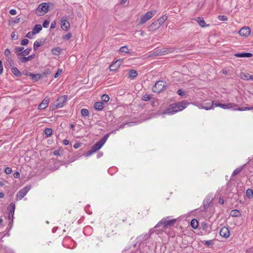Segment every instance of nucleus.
Wrapping results in <instances>:
<instances>
[{
    "instance_id": "nucleus-1",
    "label": "nucleus",
    "mask_w": 253,
    "mask_h": 253,
    "mask_svg": "<svg viewBox=\"0 0 253 253\" xmlns=\"http://www.w3.org/2000/svg\"><path fill=\"white\" fill-rule=\"evenodd\" d=\"M176 221V219H169V217L163 218L160 221H159L157 225L155 226V228H161L159 230L160 231H164L168 227L173 226Z\"/></svg>"
},
{
    "instance_id": "nucleus-2",
    "label": "nucleus",
    "mask_w": 253,
    "mask_h": 253,
    "mask_svg": "<svg viewBox=\"0 0 253 253\" xmlns=\"http://www.w3.org/2000/svg\"><path fill=\"white\" fill-rule=\"evenodd\" d=\"M156 11L154 10H150L143 15H142L139 20L138 24L142 25L151 19L156 14Z\"/></svg>"
},
{
    "instance_id": "nucleus-3",
    "label": "nucleus",
    "mask_w": 253,
    "mask_h": 253,
    "mask_svg": "<svg viewBox=\"0 0 253 253\" xmlns=\"http://www.w3.org/2000/svg\"><path fill=\"white\" fill-rule=\"evenodd\" d=\"M49 8L48 3L43 2L40 4L36 10V13L38 16H42L46 14Z\"/></svg>"
},
{
    "instance_id": "nucleus-4",
    "label": "nucleus",
    "mask_w": 253,
    "mask_h": 253,
    "mask_svg": "<svg viewBox=\"0 0 253 253\" xmlns=\"http://www.w3.org/2000/svg\"><path fill=\"white\" fill-rule=\"evenodd\" d=\"M166 89V83L162 81L157 82L152 88L153 91L156 93H159Z\"/></svg>"
},
{
    "instance_id": "nucleus-5",
    "label": "nucleus",
    "mask_w": 253,
    "mask_h": 253,
    "mask_svg": "<svg viewBox=\"0 0 253 253\" xmlns=\"http://www.w3.org/2000/svg\"><path fill=\"white\" fill-rule=\"evenodd\" d=\"M67 95H63L59 97L56 100L57 103L56 104L53 105L52 107L53 109H56L63 107L67 101Z\"/></svg>"
},
{
    "instance_id": "nucleus-6",
    "label": "nucleus",
    "mask_w": 253,
    "mask_h": 253,
    "mask_svg": "<svg viewBox=\"0 0 253 253\" xmlns=\"http://www.w3.org/2000/svg\"><path fill=\"white\" fill-rule=\"evenodd\" d=\"M109 135V134L108 133L106 134L101 140L96 143L95 144L92 146V148L94 150V151L96 152L103 146L108 138Z\"/></svg>"
},
{
    "instance_id": "nucleus-7",
    "label": "nucleus",
    "mask_w": 253,
    "mask_h": 253,
    "mask_svg": "<svg viewBox=\"0 0 253 253\" xmlns=\"http://www.w3.org/2000/svg\"><path fill=\"white\" fill-rule=\"evenodd\" d=\"M179 111H180L177 110V108L176 107L175 104L173 103L170 105L169 107L164 111L163 114L172 115Z\"/></svg>"
},
{
    "instance_id": "nucleus-8",
    "label": "nucleus",
    "mask_w": 253,
    "mask_h": 253,
    "mask_svg": "<svg viewBox=\"0 0 253 253\" xmlns=\"http://www.w3.org/2000/svg\"><path fill=\"white\" fill-rule=\"evenodd\" d=\"M30 186H26L18 192L17 195V200H21L30 190Z\"/></svg>"
},
{
    "instance_id": "nucleus-9",
    "label": "nucleus",
    "mask_w": 253,
    "mask_h": 253,
    "mask_svg": "<svg viewBox=\"0 0 253 253\" xmlns=\"http://www.w3.org/2000/svg\"><path fill=\"white\" fill-rule=\"evenodd\" d=\"M198 107L201 109L205 110H210L214 107L213 101L204 102L202 104L198 105Z\"/></svg>"
},
{
    "instance_id": "nucleus-10",
    "label": "nucleus",
    "mask_w": 253,
    "mask_h": 253,
    "mask_svg": "<svg viewBox=\"0 0 253 253\" xmlns=\"http://www.w3.org/2000/svg\"><path fill=\"white\" fill-rule=\"evenodd\" d=\"M61 27L65 31H68L70 28V24L67 21L66 17H63L61 19Z\"/></svg>"
},
{
    "instance_id": "nucleus-11",
    "label": "nucleus",
    "mask_w": 253,
    "mask_h": 253,
    "mask_svg": "<svg viewBox=\"0 0 253 253\" xmlns=\"http://www.w3.org/2000/svg\"><path fill=\"white\" fill-rule=\"evenodd\" d=\"M239 34L242 36L247 37L251 34V30L248 27H244L239 30Z\"/></svg>"
},
{
    "instance_id": "nucleus-12",
    "label": "nucleus",
    "mask_w": 253,
    "mask_h": 253,
    "mask_svg": "<svg viewBox=\"0 0 253 253\" xmlns=\"http://www.w3.org/2000/svg\"><path fill=\"white\" fill-rule=\"evenodd\" d=\"M49 102V98L48 97H45L42 103L38 106V109L40 110L45 109L48 106Z\"/></svg>"
},
{
    "instance_id": "nucleus-13",
    "label": "nucleus",
    "mask_w": 253,
    "mask_h": 253,
    "mask_svg": "<svg viewBox=\"0 0 253 253\" xmlns=\"http://www.w3.org/2000/svg\"><path fill=\"white\" fill-rule=\"evenodd\" d=\"M219 234L221 236L227 238L230 235V231L228 228L223 227L220 229Z\"/></svg>"
},
{
    "instance_id": "nucleus-14",
    "label": "nucleus",
    "mask_w": 253,
    "mask_h": 253,
    "mask_svg": "<svg viewBox=\"0 0 253 253\" xmlns=\"http://www.w3.org/2000/svg\"><path fill=\"white\" fill-rule=\"evenodd\" d=\"M174 104L176 105V107L177 108V110H179L180 111L184 109L188 104V103L185 101Z\"/></svg>"
},
{
    "instance_id": "nucleus-15",
    "label": "nucleus",
    "mask_w": 253,
    "mask_h": 253,
    "mask_svg": "<svg viewBox=\"0 0 253 253\" xmlns=\"http://www.w3.org/2000/svg\"><path fill=\"white\" fill-rule=\"evenodd\" d=\"M172 51H173V49H172V48H168V49L163 48V49H161L160 50H157L156 52L158 55H162L166 54L169 53H170V52H172Z\"/></svg>"
},
{
    "instance_id": "nucleus-16",
    "label": "nucleus",
    "mask_w": 253,
    "mask_h": 253,
    "mask_svg": "<svg viewBox=\"0 0 253 253\" xmlns=\"http://www.w3.org/2000/svg\"><path fill=\"white\" fill-rule=\"evenodd\" d=\"M160 26H161L159 25V24H158V23L155 21L148 27V30L149 31H154L158 29Z\"/></svg>"
},
{
    "instance_id": "nucleus-17",
    "label": "nucleus",
    "mask_w": 253,
    "mask_h": 253,
    "mask_svg": "<svg viewBox=\"0 0 253 253\" xmlns=\"http://www.w3.org/2000/svg\"><path fill=\"white\" fill-rule=\"evenodd\" d=\"M236 107H237V105L233 103L223 104L222 105V108L224 109H233L234 110Z\"/></svg>"
},
{
    "instance_id": "nucleus-18",
    "label": "nucleus",
    "mask_w": 253,
    "mask_h": 253,
    "mask_svg": "<svg viewBox=\"0 0 253 253\" xmlns=\"http://www.w3.org/2000/svg\"><path fill=\"white\" fill-rule=\"evenodd\" d=\"M120 61L118 60L114 63H113L110 66V69L111 71H115L118 69V68L120 66Z\"/></svg>"
},
{
    "instance_id": "nucleus-19",
    "label": "nucleus",
    "mask_w": 253,
    "mask_h": 253,
    "mask_svg": "<svg viewBox=\"0 0 253 253\" xmlns=\"http://www.w3.org/2000/svg\"><path fill=\"white\" fill-rule=\"evenodd\" d=\"M15 208V205L14 204L11 203V204H10L9 208H8L9 218H11V216L12 218L13 217V215H14V213Z\"/></svg>"
},
{
    "instance_id": "nucleus-20",
    "label": "nucleus",
    "mask_w": 253,
    "mask_h": 253,
    "mask_svg": "<svg viewBox=\"0 0 253 253\" xmlns=\"http://www.w3.org/2000/svg\"><path fill=\"white\" fill-rule=\"evenodd\" d=\"M252 54L251 53H239L235 54V56L236 57H251L252 56Z\"/></svg>"
},
{
    "instance_id": "nucleus-21",
    "label": "nucleus",
    "mask_w": 253,
    "mask_h": 253,
    "mask_svg": "<svg viewBox=\"0 0 253 253\" xmlns=\"http://www.w3.org/2000/svg\"><path fill=\"white\" fill-rule=\"evenodd\" d=\"M94 107L97 110H101L104 108V105L101 102H96L94 104Z\"/></svg>"
},
{
    "instance_id": "nucleus-22",
    "label": "nucleus",
    "mask_w": 253,
    "mask_h": 253,
    "mask_svg": "<svg viewBox=\"0 0 253 253\" xmlns=\"http://www.w3.org/2000/svg\"><path fill=\"white\" fill-rule=\"evenodd\" d=\"M168 19L166 15H164L158 19L156 21L161 26Z\"/></svg>"
},
{
    "instance_id": "nucleus-23",
    "label": "nucleus",
    "mask_w": 253,
    "mask_h": 253,
    "mask_svg": "<svg viewBox=\"0 0 253 253\" xmlns=\"http://www.w3.org/2000/svg\"><path fill=\"white\" fill-rule=\"evenodd\" d=\"M230 215L233 217H239L241 216V212L238 210H234L231 211Z\"/></svg>"
},
{
    "instance_id": "nucleus-24",
    "label": "nucleus",
    "mask_w": 253,
    "mask_h": 253,
    "mask_svg": "<svg viewBox=\"0 0 253 253\" xmlns=\"http://www.w3.org/2000/svg\"><path fill=\"white\" fill-rule=\"evenodd\" d=\"M31 50H32L31 48H26V49L23 50V51L22 52L17 53V56H19L28 55L31 52Z\"/></svg>"
},
{
    "instance_id": "nucleus-25",
    "label": "nucleus",
    "mask_w": 253,
    "mask_h": 253,
    "mask_svg": "<svg viewBox=\"0 0 253 253\" xmlns=\"http://www.w3.org/2000/svg\"><path fill=\"white\" fill-rule=\"evenodd\" d=\"M26 75L30 76L31 79L35 81H38L41 77L40 75H35L30 72L27 73Z\"/></svg>"
},
{
    "instance_id": "nucleus-26",
    "label": "nucleus",
    "mask_w": 253,
    "mask_h": 253,
    "mask_svg": "<svg viewBox=\"0 0 253 253\" xmlns=\"http://www.w3.org/2000/svg\"><path fill=\"white\" fill-rule=\"evenodd\" d=\"M61 51V49L59 47H56L55 48H53L51 50V52L52 54L55 55H58L60 54Z\"/></svg>"
},
{
    "instance_id": "nucleus-27",
    "label": "nucleus",
    "mask_w": 253,
    "mask_h": 253,
    "mask_svg": "<svg viewBox=\"0 0 253 253\" xmlns=\"http://www.w3.org/2000/svg\"><path fill=\"white\" fill-rule=\"evenodd\" d=\"M43 44V42L41 41H36L34 43L33 48L34 50H36L38 47Z\"/></svg>"
},
{
    "instance_id": "nucleus-28",
    "label": "nucleus",
    "mask_w": 253,
    "mask_h": 253,
    "mask_svg": "<svg viewBox=\"0 0 253 253\" xmlns=\"http://www.w3.org/2000/svg\"><path fill=\"white\" fill-rule=\"evenodd\" d=\"M42 29V27L41 25H36L33 29L34 33L36 34L39 33Z\"/></svg>"
},
{
    "instance_id": "nucleus-29",
    "label": "nucleus",
    "mask_w": 253,
    "mask_h": 253,
    "mask_svg": "<svg viewBox=\"0 0 253 253\" xmlns=\"http://www.w3.org/2000/svg\"><path fill=\"white\" fill-rule=\"evenodd\" d=\"M250 75L248 74H245L244 73H241L240 74V78L244 80H250Z\"/></svg>"
},
{
    "instance_id": "nucleus-30",
    "label": "nucleus",
    "mask_w": 253,
    "mask_h": 253,
    "mask_svg": "<svg viewBox=\"0 0 253 253\" xmlns=\"http://www.w3.org/2000/svg\"><path fill=\"white\" fill-rule=\"evenodd\" d=\"M138 75L137 72L135 70H130L129 72V77L131 79H134Z\"/></svg>"
},
{
    "instance_id": "nucleus-31",
    "label": "nucleus",
    "mask_w": 253,
    "mask_h": 253,
    "mask_svg": "<svg viewBox=\"0 0 253 253\" xmlns=\"http://www.w3.org/2000/svg\"><path fill=\"white\" fill-rule=\"evenodd\" d=\"M190 224L192 228H193L194 229H197L198 226V220L196 219H193L191 221Z\"/></svg>"
},
{
    "instance_id": "nucleus-32",
    "label": "nucleus",
    "mask_w": 253,
    "mask_h": 253,
    "mask_svg": "<svg viewBox=\"0 0 253 253\" xmlns=\"http://www.w3.org/2000/svg\"><path fill=\"white\" fill-rule=\"evenodd\" d=\"M149 238H150V235L147 234H146L145 235L140 236V237H139L138 238V239H139V241L143 242L144 241L147 240Z\"/></svg>"
},
{
    "instance_id": "nucleus-33",
    "label": "nucleus",
    "mask_w": 253,
    "mask_h": 253,
    "mask_svg": "<svg viewBox=\"0 0 253 253\" xmlns=\"http://www.w3.org/2000/svg\"><path fill=\"white\" fill-rule=\"evenodd\" d=\"M11 71L12 73L17 77H20L21 75L20 72L16 67L12 68Z\"/></svg>"
},
{
    "instance_id": "nucleus-34",
    "label": "nucleus",
    "mask_w": 253,
    "mask_h": 253,
    "mask_svg": "<svg viewBox=\"0 0 253 253\" xmlns=\"http://www.w3.org/2000/svg\"><path fill=\"white\" fill-rule=\"evenodd\" d=\"M197 22L199 24L200 26L202 27H206V23L203 19H201L199 17L198 18L197 20Z\"/></svg>"
},
{
    "instance_id": "nucleus-35",
    "label": "nucleus",
    "mask_w": 253,
    "mask_h": 253,
    "mask_svg": "<svg viewBox=\"0 0 253 253\" xmlns=\"http://www.w3.org/2000/svg\"><path fill=\"white\" fill-rule=\"evenodd\" d=\"M253 107H242V108H240V107H235V108L234 109V110L236 111V110H238V111H247V110H253Z\"/></svg>"
},
{
    "instance_id": "nucleus-36",
    "label": "nucleus",
    "mask_w": 253,
    "mask_h": 253,
    "mask_svg": "<svg viewBox=\"0 0 253 253\" xmlns=\"http://www.w3.org/2000/svg\"><path fill=\"white\" fill-rule=\"evenodd\" d=\"M246 195L249 199H252L253 197V191L251 189H248L246 191Z\"/></svg>"
},
{
    "instance_id": "nucleus-37",
    "label": "nucleus",
    "mask_w": 253,
    "mask_h": 253,
    "mask_svg": "<svg viewBox=\"0 0 253 253\" xmlns=\"http://www.w3.org/2000/svg\"><path fill=\"white\" fill-rule=\"evenodd\" d=\"M243 168V166L240 167L236 169H235L232 173V176H235L237 174H238V173H239L241 172V171L242 170Z\"/></svg>"
},
{
    "instance_id": "nucleus-38",
    "label": "nucleus",
    "mask_w": 253,
    "mask_h": 253,
    "mask_svg": "<svg viewBox=\"0 0 253 253\" xmlns=\"http://www.w3.org/2000/svg\"><path fill=\"white\" fill-rule=\"evenodd\" d=\"M19 60L22 63H26L29 61H30V57L29 56L28 57H22L19 58Z\"/></svg>"
},
{
    "instance_id": "nucleus-39",
    "label": "nucleus",
    "mask_w": 253,
    "mask_h": 253,
    "mask_svg": "<svg viewBox=\"0 0 253 253\" xmlns=\"http://www.w3.org/2000/svg\"><path fill=\"white\" fill-rule=\"evenodd\" d=\"M52 130L50 128H46L44 130V133L47 137L50 136L52 134Z\"/></svg>"
},
{
    "instance_id": "nucleus-40",
    "label": "nucleus",
    "mask_w": 253,
    "mask_h": 253,
    "mask_svg": "<svg viewBox=\"0 0 253 253\" xmlns=\"http://www.w3.org/2000/svg\"><path fill=\"white\" fill-rule=\"evenodd\" d=\"M120 52L127 53L129 52V49L127 46H124L121 47L119 49Z\"/></svg>"
},
{
    "instance_id": "nucleus-41",
    "label": "nucleus",
    "mask_w": 253,
    "mask_h": 253,
    "mask_svg": "<svg viewBox=\"0 0 253 253\" xmlns=\"http://www.w3.org/2000/svg\"><path fill=\"white\" fill-rule=\"evenodd\" d=\"M81 114L83 116L86 117L88 116L89 112L86 109H83L81 110Z\"/></svg>"
},
{
    "instance_id": "nucleus-42",
    "label": "nucleus",
    "mask_w": 253,
    "mask_h": 253,
    "mask_svg": "<svg viewBox=\"0 0 253 253\" xmlns=\"http://www.w3.org/2000/svg\"><path fill=\"white\" fill-rule=\"evenodd\" d=\"M101 99L103 102H107L109 100V96L107 94H103L102 96Z\"/></svg>"
},
{
    "instance_id": "nucleus-43",
    "label": "nucleus",
    "mask_w": 253,
    "mask_h": 253,
    "mask_svg": "<svg viewBox=\"0 0 253 253\" xmlns=\"http://www.w3.org/2000/svg\"><path fill=\"white\" fill-rule=\"evenodd\" d=\"M35 34L34 33V32L32 31V32H29L26 35V37L29 39H33L34 38V35Z\"/></svg>"
},
{
    "instance_id": "nucleus-44",
    "label": "nucleus",
    "mask_w": 253,
    "mask_h": 253,
    "mask_svg": "<svg viewBox=\"0 0 253 253\" xmlns=\"http://www.w3.org/2000/svg\"><path fill=\"white\" fill-rule=\"evenodd\" d=\"M4 55L6 57H7L8 58H9L11 52H10V50L9 49H8V48L6 49L5 50V51H4Z\"/></svg>"
},
{
    "instance_id": "nucleus-45",
    "label": "nucleus",
    "mask_w": 253,
    "mask_h": 253,
    "mask_svg": "<svg viewBox=\"0 0 253 253\" xmlns=\"http://www.w3.org/2000/svg\"><path fill=\"white\" fill-rule=\"evenodd\" d=\"M218 18L220 21H227L228 19L227 17L225 15H219Z\"/></svg>"
},
{
    "instance_id": "nucleus-46",
    "label": "nucleus",
    "mask_w": 253,
    "mask_h": 253,
    "mask_svg": "<svg viewBox=\"0 0 253 253\" xmlns=\"http://www.w3.org/2000/svg\"><path fill=\"white\" fill-rule=\"evenodd\" d=\"M49 22H50L49 20H45L42 24V26L44 28H48L49 26Z\"/></svg>"
},
{
    "instance_id": "nucleus-47",
    "label": "nucleus",
    "mask_w": 253,
    "mask_h": 253,
    "mask_svg": "<svg viewBox=\"0 0 253 253\" xmlns=\"http://www.w3.org/2000/svg\"><path fill=\"white\" fill-rule=\"evenodd\" d=\"M94 152H95V151H94V150L91 148V150H89L85 154V156H86V157H88L89 156H90L91 155H92L93 153H94Z\"/></svg>"
},
{
    "instance_id": "nucleus-48",
    "label": "nucleus",
    "mask_w": 253,
    "mask_h": 253,
    "mask_svg": "<svg viewBox=\"0 0 253 253\" xmlns=\"http://www.w3.org/2000/svg\"><path fill=\"white\" fill-rule=\"evenodd\" d=\"M29 43V40L27 39H24L21 41V44L22 45H26Z\"/></svg>"
},
{
    "instance_id": "nucleus-49",
    "label": "nucleus",
    "mask_w": 253,
    "mask_h": 253,
    "mask_svg": "<svg viewBox=\"0 0 253 253\" xmlns=\"http://www.w3.org/2000/svg\"><path fill=\"white\" fill-rule=\"evenodd\" d=\"M72 37V34L71 33H68L67 34H66V35H65L63 37V39L65 40H69Z\"/></svg>"
},
{
    "instance_id": "nucleus-50",
    "label": "nucleus",
    "mask_w": 253,
    "mask_h": 253,
    "mask_svg": "<svg viewBox=\"0 0 253 253\" xmlns=\"http://www.w3.org/2000/svg\"><path fill=\"white\" fill-rule=\"evenodd\" d=\"M150 98V97L149 95H147V94H145V95H143L142 98V100L144 101H145L149 100Z\"/></svg>"
},
{
    "instance_id": "nucleus-51",
    "label": "nucleus",
    "mask_w": 253,
    "mask_h": 253,
    "mask_svg": "<svg viewBox=\"0 0 253 253\" xmlns=\"http://www.w3.org/2000/svg\"><path fill=\"white\" fill-rule=\"evenodd\" d=\"M11 36V38L12 40H17L18 38V36H17V35H16L15 32H12Z\"/></svg>"
},
{
    "instance_id": "nucleus-52",
    "label": "nucleus",
    "mask_w": 253,
    "mask_h": 253,
    "mask_svg": "<svg viewBox=\"0 0 253 253\" xmlns=\"http://www.w3.org/2000/svg\"><path fill=\"white\" fill-rule=\"evenodd\" d=\"M24 47H16L15 48V52H22L24 50Z\"/></svg>"
},
{
    "instance_id": "nucleus-53",
    "label": "nucleus",
    "mask_w": 253,
    "mask_h": 253,
    "mask_svg": "<svg viewBox=\"0 0 253 253\" xmlns=\"http://www.w3.org/2000/svg\"><path fill=\"white\" fill-rule=\"evenodd\" d=\"M4 171L6 174H10L12 172V169L10 168L7 167L5 168Z\"/></svg>"
},
{
    "instance_id": "nucleus-54",
    "label": "nucleus",
    "mask_w": 253,
    "mask_h": 253,
    "mask_svg": "<svg viewBox=\"0 0 253 253\" xmlns=\"http://www.w3.org/2000/svg\"><path fill=\"white\" fill-rule=\"evenodd\" d=\"M9 13L12 15H15L16 14L17 12H16V10L15 9H12L10 10Z\"/></svg>"
},
{
    "instance_id": "nucleus-55",
    "label": "nucleus",
    "mask_w": 253,
    "mask_h": 253,
    "mask_svg": "<svg viewBox=\"0 0 253 253\" xmlns=\"http://www.w3.org/2000/svg\"><path fill=\"white\" fill-rule=\"evenodd\" d=\"M62 72V69H58L57 73L55 74V76H54V77L55 78H57L58 77V75L60 74H61V73Z\"/></svg>"
},
{
    "instance_id": "nucleus-56",
    "label": "nucleus",
    "mask_w": 253,
    "mask_h": 253,
    "mask_svg": "<svg viewBox=\"0 0 253 253\" xmlns=\"http://www.w3.org/2000/svg\"><path fill=\"white\" fill-rule=\"evenodd\" d=\"M205 244L208 246H209L212 244H213V242L212 240L206 241H205Z\"/></svg>"
},
{
    "instance_id": "nucleus-57",
    "label": "nucleus",
    "mask_w": 253,
    "mask_h": 253,
    "mask_svg": "<svg viewBox=\"0 0 253 253\" xmlns=\"http://www.w3.org/2000/svg\"><path fill=\"white\" fill-rule=\"evenodd\" d=\"M13 176L15 178H18L20 177V173L18 172H15L13 173Z\"/></svg>"
},
{
    "instance_id": "nucleus-58",
    "label": "nucleus",
    "mask_w": 253,
    "mask_h": 253,
    "mask_svg": "<svg viewBox=\"0 0 253 253\" xmlns=\"http://www.w3.org/2000/svg\"><path fill=\"white\" fill-rule=\"evenodd\" d=\"M3 73V66L1 61L0 60V75Z\"/></svg>"
},
{
    "instance_id": "nucleus-59",
    "label": "nucleus",
    "mask_w": 253,
    "mask_h": 253,
    "mask_svg": "<svg viewBox=\"0 0 253 253\" xmlns=\"http://www.w3.org/2000/svg\"><path fill=\"white\" fill-rule=\"evenodd\" d=\"M223 104H221V103H217V102H213V105H214V107H220L221 108H222V105Z\"/></svg>"
},
{
    "instance_id": "nucleus-60",
    "label": "nucleus",
    "mask_w": 253,
    "mask_h": 253,
    "mask_svg": "<svg viewBox=\"0 0 253 253\" xmlns=\"http://www.w3.org/2000/svg\"><path fill=\"white\" fill-rule=\"evenodd\" d=\"M178 95L182 96L184 94V92L182 91L181 89H179L177 91Z\"/></svg>"
},
{
    "instance_id": "nucleus-61",
    "label": "nucleus",
    "mask_w": 253,
    "mask_h": 253,
    "mask_svg": "<svg viewBox=\"0 0 253 253\" xmlns=\"http://www.w3.org/2000/svg\"><path fill=\"white\" fill-rule=\"evenodd\" d=\"M20 19L19 18H16L14 20H11V22L14 23H17L19 22Z\"/></svg>"
},
{
    "instance_id": "nucleus-62",
    "label": "nucleus",
    "mask_w": 253,
    "mask_h": 253,
    "mask_svg": "<svg viewBox=\"0 0 253 253\" xmlns=\"http://www.w3.org/2000/svg\"><path fill=\"white\" fill-rule=\"evenodd\" d=\"M80 146H81V144L80 143H77L74 145V148L75 149H77V148H79Z\"/></svg>"
},
{
    "instance_id": "nucleus-63",
    "label": "nucleus",
    "mask_w": 253,
    "mask_h": 253,
    "mask_svg": "<svg viewBox=\"0 0 253 253\" xmlns=\"http://www.w3.org/2000/svg\"><path fill=\"white\" fill-rule=\"evenodd\" d=\"M63 143L64 145H68L69 144V141L67 139H64L63 141Z\"/></svg>"
},
{
    "instance_id": "nucleus-64",
    "label": "nucleus",
    "mask_w": 253,
    "mask_h": 253,
    "mask_svg": "<svg viewBox=\"0 0 253 253\" xmlns=\"http://www.w3.org/2000/svg\"><path fill=\"white\" fill-rule=\"evenodd\" d=\"M53 154L54 155H56V156H58V155H60V150H55L53 152Z\"/></svg>"
}]
</instances>
